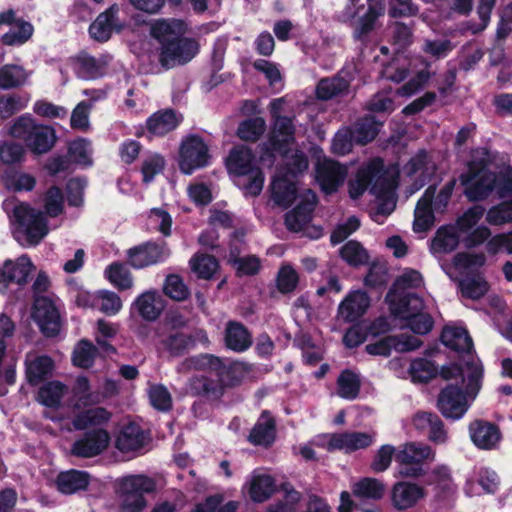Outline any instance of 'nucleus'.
<instances>
[{
    "mask_svg": "<svg viewBox=\"0 0 512 512\" xmlns=\"http://www.w3.org/2000/svg\"><path fill=\"white\" fill-rule=\"evenodd\" d=\"M112 414L104 407L84 410L75 415L72 425L76 430H85L89 426L101 425L110 420Z\"/></svg>",
    "mask_w": 512,
    "mask_h": 512,
    "instance_id": "39",
    "label": "nucleus"
},
{
    "mask_svg": "<svg viewBox=\"0 0 512 512\" xmlns=\"http://www.w3.org/2000/svg\"><path fill=\"white\" fill-rule=\"evenodd\" d=\"M485 209L481 205H474L468 208L456 220L455 227L461 233L469 232L483 217Z\"/></svg>",
    "mask_w": 512,
    "mask_h": 512,
    "instance_id": "61",
    "label": "nucleus"
},
{
    "mask_svg": "<svg viewBox=\"0 0 512 512\" xmlns=\"http://www.w3.org/2000/svg\"><path fill=\"white\" fill-rule=\"evenodd\" d=\"M409 373L413 381L427 383L436 376L437 367L432 360L417 358L410 363Z\"/></svg>",
    "mask_w": 512,
    "mask_h": 512,
    "instance_id": "54",
    "label": "nucleus"
},
{
    "mask_svg": "<svg viewBox=\"0 0 512 512\" xmlns=\"http://www.w3.org/2000/svg\"><path fill=\"white\" fill-rule=\"evenodd\" d=\"M346 176V168L338 161L328 160L317 166L316 178L322 190L328 194L337 191Z\"/></svg>",
    "mask_w": 512,
    "mask_h": 512,
    "instance_id": "22",
    "label": "nucleus"
},
{
    "mask_svg": "<svg viewBox=\"0 0 512 512\" xmlns=\"http://www.w3.org/2000/svg\"><path fill=\"white\" fill-rule=\"evenodd\" d=\"M107 279L119 290H126L132 287L133 279L130 271L121 262L111 263L105 270Z\"/></svg>",
    "mask_w": 512,
    "mask_h": 512,
    "instance_id": "53",
    "label": "nucleus"
},
{
    "mask_svg": "<svg viewBox=\"0 0 512 512\" xmlns=\"http://www.w3.org/2000/svg\"><path fill=\"white\" fill-rule=\"evenodd\" d=\"M276 490L275 480L270 475H257L251 480L248 494L250 499L256 503L268 500Z\"/></svg>",
    "mask_w": 512,
    "mask_h": 512,
    "instance_id": "40",
    "label": "nucleus"
},
{
    "mask_svg": "<svg viewBox=\"0 0 512 512\" xmlns=\"http://www.w3.org/2000/svg\"><path fill=\"white\" fill-rule=\"evenodd\" d=\"M64 196L60 187L52 185L44 195V208L48 216L55 218L63 213Z\"/></svg>",
    "mask_w": 512,
    "mask_h": 512,
    "instance_id": "58",
    "label": "nucleus"
},
{
    "mask_svg": "<svg viewBox=\"0 0 512 512\" xmlns=\"http://www.w3.org/2000/svg\"><path fill=\"white\" fill-rule=\"evenodd\" d=\"M406 325L418 335L428 334L434 327V319L427 312L410 314L406 318Z\"/></svg>",
    "mask_w": 512,
    "mask_h": 512,
    "instance_id": "63",
    "label": "nucleus"
},
{
    "mask_svg": "<svg viewBox=\"0 0 512 512\" xmlns=\"http://www.w3.org/2000/svg\"><path fill=\"white\" fill-rule=\"evenodd\" d=\"M17 30H10L2 35L1 41L7 46H17L26 43L33 35V25L25 20L18 22Z\"/></svg>",
    "mask_w": 512,
    "mask_h": 512,
    "instance_id": "56",
    "label": "nucleus"
},
{
    "mask_svg": "<svg viewBox=\"0 0 512 512\" xmlns=\"http://www.w3.org/2000/svg\"><path fill=\"white\" fill-rule=\"evenodd\" d=\"M190 267L198 278L210 280L219 269V262L213 255L196 253L190 259Z\"/></svg>",
    "mask_w": 512,
    "mask_h": 512,
    "instance_id": "46",
    "label": "nucleus"
},
{
    "mask_svg": "<svg viewBox=\"0 0 512 512\" xmlns=\"http://www.w3.org/2000/svg\"><path fill=\"white\" fill-rule=\"evenodd\" d=\"M13 217L17 224L16 233L25 236L29 245L35 246L48 234V221L42 211L21 203L13 210Z\"/></svg>",
    "mask_w": 512,
    "mask_h": 512,
    "instance_id": "6",
    "label": "nucleus"
},
{
    "mask_svg": "<svg viewBox=\"0 0 512 512\" xmlns=\"http://www.w3.org/2000/svg\"><path fill=\"white\" fill-rule=\"evenodd\" d=\"M89 141L85 138L79 137L68 144L67 153L72 161L76 164L83 166H90L92 160L88 153Z\"/></svg>",
    "mask_w": 512,
    "mask_h": 512,
    "instance_id": "62",
    "label": "nucleus"
},
{
    "mask_svg": "<svg viewBox=\"0 0 512 512\" xmlns=\"http://www.w3.org/2000/svg\"><path fill=\"white\" fill-rule=\"evenodd\" d=\"M166 307V301L156 290H148L136 297L130 306V315L147 322L158 320Z\"/></svg>",
    "mask_w": 512,
    "mask_h": 512,
    "instance_id": "14",
    "label": "nucleus"
},
{
    "mask_svg": "<svg viewBox=\"0 0 512 512\" xmlns=\"http://www.w3.org/2000/svg\"><path fill=\"white\" fill-rule=\"evenodd\" d=\"M440 340L447 348L458 353H471L473 340L464 327L445 326L442 329Z\"/></svg>",
    "mask_w": 512,
    "mask_h": 512,
    "instance_id": "26",
    "label": "nucleus"
},
{
    "mask_svg": "<svg viewBox=\"0 0 512 512\" xmlns=\"http://www.w3.org/2000/svg\"><path fill=\"white\" fill-rule=\"evenodd\" d=\"M376 168L371 175L370 193L377 198H388L395 193L399 184L400 171L397 165L385 166L380 157L370 160L365 167Z\"/></svg>",
    "mask_w": 512,
    "mask_h": 512,
    "instance_id": "10",
    "label": "nucleus"
},
{
    "mask_svg": "<svg viewBox=\"0 0 512 512\" xmlns=\"http://www.w3.org/2000/svg\"><path fill=\"white\" fill-rule=\"evenodd\" d=\"M382 125L383 122L378 121L373 115L363 116L351 128L354 143L366 145L372 142L380 132Z\"/></svg>",
    "mask_w": 512,
    "mask_h": 512,
    "instance_id": "33",
    "label": "nucleus"
},
{
    "mask_svg": "<svg viewBox=\"0 0 512 512\" xmlns=\"http://www.w3.org/2000/svg\"><path fill=\"white\" fill-rule=\"evenodd\" d=\"M183 121V115L172 108L160 109L150 115L145 123L149 136L164 137Z\"/></svg>",
    "mask_w": 512,
    "mask_h": 512,
    "instance_id": "17",
    "label": "nucleus"
},
{
    "mask_svg": "<svg viewBox=\"0 0 512 512\" xmlns=\"http://www.w3.org/2000/svg\"><path fill=\"white\" fill-rule=\"evenodd\" d=\"M33 268L30 258L26 255L19 257L16 262L6 260L0 268V291L6 293L10 284H27Z\"/></svg>",
    "mask_w": 512,
    "mask_h": 512,
    "instance_id": "15",
    "label": "nucleus"
},
{
    "mask_svg": "<svg viewBox=\"0 0 512 512\" xmlns=\"http://www.w3.org/2000/svg\"><path fill=\"white\" fill-rule=\"evenodd\" d=\"M65 385L60 381H50L40 387L38 391L39 402L48 408H58L63 397Z\"/></svg>",
    "mask_w": 512,
    "mask_h": 512,
    "instance_id": "51",
    "label": "nucleus"
},
{
    "mask_svg": "<svg viewBox=\"0 0 512 512\" xmlns=\"http://www.w3.org/2000/svg\"><path fill=\"white\" fill-rule=\"evenodd\" d=\"M228 264L236 270L238 277L254 276L258 274L261 268L260 259L255 255L245 257L238 256V250H231L228 257Z\"/></svg>",
    "mask_w": 512,
    "mask_h": 512,
    "instance_id": "44",
    "label": "nucleus"
},
{
    "mask_svg": "<svg viewBox=\"0 0 512 512\" xmlns=\"http://www.w3.org/2000/svg\"><path fill=\"white\" fill-rule=\"evenodd\" d=\"M186 28V23L181 19H159L151 25L150 34L162 46L163 42L172 40V37L183 35Z\"/></svg>",
    "mask_w": 512,
    "mask_h": 512,
    "instance_id": "32",
    "label": "nucleus"
},
{
    "mask_svg": "<svg viewBox=\"0 0 512 512\" xmlns=\"http://www.w3.org/2000/svg\"><path fill=\"white\" fill-rule=\"evenodd\" d=\"M393 289L394 288L392 287L386 296V301L389 305V311L393 317L406 320V318L410 315L409 309L411 298H416V296L414 294H405L391 298Z\"/></svg>",
    "mask_w": 512,
    "mask_h": 512,
    "instance_id": "59",
    "label": "nucleus"
},
{
    "mask_svg": "<svg viewBox=\"0 0 512 512\" xmlns=\"http://www.w3.org/2000/svg\"><path fill=\"white\" fill-rule=\"evenodd\" d=\"M221 358L209 353H200L185 359L184 365L195 371H207L216 374L221 366Z\"/></svg>",
    "mask_w": 512,
    "mask_h": 512,
    "instance_id": "52",
    "label": "nucleus"
},
{
    "mask_svg": "<svg viewBox=\"0 0 512 512\" xmlns=\"http://www.w3.org/2000/svg\"><path fill=\"white\" fill-rule=\"evenodd\" d=\"M435 451L427 444L418 442L405 443L395 454L399 464L398 473L404 478H419L425 475L423 463L434 460Z\"/></svg>",
    "mask_w": 512,
    "mask_h": 512,
    "instance_id": "4",
    "label": "nucleus"
},
{
    "mask_svg": "<svg viewBox=\"0 0 512 512\" xmlns=\"http://www.w3.org/2000/svg\"><path fill=\"white\" fill-rule=\"evenodd\" d=\"M266 130V122L262 117H253L241 121L237 128V136L246 142H257Z\"/></svg>",
    "mask_w": 512,
    "mask_h": 512,
    "instance_id": "48",
    "label": "nucleus"
},
{
    "mask_svg": "<svg viewBox=\"0 0 512 512\" xmlns=\"http://www.w3.org/2000/svg\"><path fill=\"white\" fill-rule=\"evenodd\" d=\"M349 88V82L339 74L322 78L316 86V96L320 100H331L334 97L343 94Z\"/></svg>",
    "mask_w": 512,
    "mask_h": 512,
    "instance_id": "38",
    "label": "nucleus"
},
{
    "mask_svg": "<svg viewBox=\"0 0 512 512\" xmlns=\"http://www.w3.org/2000/svg\"><path fill=\"white\" fill-rule=\"evenodd\" d=\"M96 346L88 339H81L72 354V363L79 368L88 369L93 366L97 355Z\"/></svg>",
    "mask_w": 512,
    "mask_h": 512,
    "instance_id": "50",
    "label": "nucleus"
},
{
    "mask_svg": "<svg viewBox=\"0 0 512 512\" xmlns=\"http://www.w3.org/2000/svg\"><path fill=\"white\" fill-rule=\"evenodd\" d=\"M221 368L216 371L215 377L221 380L223 385L224 393L227 388H233L241 384L243 379V373L246 371L245 364L242 362L234 361L226 363L221 358Z\"/></svg>",
    "mask_w": 512,
    "mask_h": 512,
    "instance_id": "36",
    "label": "nucleus"
},
{
    "mask_svg": "<svg viewBox=\"0 0 512 512\" xmlns=\"http://www.w3.org/2000/svg\"><path fill=\"white\" fill-rule=\"evenodd\" d=\"M163 292L166 296L178 302L186 300L190 295L187 285L178 274H169L166 277Z\"/></svg>",
    "mask_w": 512,
    "mask_h": 512,
    "instance_id": "55",
    "label": "nucleus"
},
{
    "mask_svg": "<svg viewBox=\"0 0 512 512\" xmlns=\"http://www.w3.org/2000/svg\"><path fill=\"white\" fill-rule=\"evenodd\" d=\"M459 245V235L453 225H443L436 231L431 243V250L435 253H450Z\"/></svg>",
    "mask_w": 512,
    "mask_h": 512,
    "instance_id": "35",
    "label": "nucleus"
},
{
    "mask_svg": "<svg viewBox=\"0 0 512 512\" xmlns=\"http://www.w3.org/2000/svg\"><path fill=\"white\" fill-rule=\"evenodd\" d=\"M373 442L372 436L365 432H343L333 434L328 442L331 450L353 452L369 447Z\"/></svg>",
    "mask_w": 512,
    "mask_h": 512,
    "instance_id": "25",
    "label": "nucleus"
},
{
    "mask_svg": "<svg viewBox=\"0 0 512 512\" xmlns=\"http://www.w3.org/2000/svg\"><path fill=\"white\" fill-rule=\"evenodd\" d=\"M75 75L82 80H95L104 75V66L92 55L81 52L72 59Z\"/></svg>",
    "mask_w": 512,
    "mask_h": 512,
    "instance_id": "29",
    "label": "nucleus"
},
{
    "mask_svg": "<svg viewBox=\"0 0 512 512\" xmlns=\"http://www.w3.org/2000/svg\"><path fill=\"white\" fill-rule=\"evenodd\" d=\"M361 389L359 376L350 369L343 370L337 378V394L347 400L358 397Z\"/></svg>",
    "mask_w": 512,
    "mask_h": 512,
    "instance_id": "43",
    "label": "nucleus"
},
{
    "mask_svg": "<svg viewBox=\"0 0 512 512\" xmlns=\"http://www.w3.org/2000/svg\"><path fill=\"white\" fill-rule=\"evenodd\" d=\"M271 197L279 207L287 209L297 198V186L286 175L277 176L271 183Z\"/></svg>",
    "mask_w": 512,
    "mask_h": 512,
    "instance_id": "28",
    "label": "nucleus"
},
{
    "mask_svg": "<svg viewBox=\"0 0 512 512\" xmlns=\"http://www.w3.org/2000/svg\"><path fill=\"white\" fill-rule=\"evenodd\" d=\"M90 483V475L86 471L70 469L60 472L55 480L59 492L66 495L86 490Z\"/></svg>",
    "mask_w": 512,
    "mask_h": 512,
    "instance_id": "27",
    "label": "nucleus"
},
{
    "mask_svg": "<svg viewBox=\"0 0 512 512\" xmlns=\"http://www.w3.org/2000/svg\"><path fill=\"white\" fill-rule=\"evenodd\" d=\"M486 221L495 226L512 223V200L492 206L487 212Z\"/></svg>",
    "mask_w": 512,
    "mask_h": 512,
    "instance_id": "60",
    "label": "nucleus"
},
{
    "mask_svg": "<svg viewBox=\"0 0 512 512\" xmlns=\"http://www.w3.org/2000/svg\"><path fill=\"white\" fill-rule=\"evenodd\" d=\"M199 43L194 38L177 35L172 40L163 42L160 48L159 62L165 69L185 65L199 52Z\"/></svg>",
    "mask_w": 512,
    "mask_h": 512,
    "instance_id": "9",
    "label": "nucleus"
},
{
    "mask_svg": "<svg viewBox=\"0 0 512 512\" xmlns=\"http://www.w3.org/2000/svg\"><path fill=\"white\" fill-rule=\"evenodd\" d=\"M280 99L271 102V117L273 120L267 140V150L277 153H287L289 147L295 142L294 117L280 115Z\"/></svg>",
    "mask_w": 512,
    "mask_h": 512,
    "instance_id": "7",
    "label": "nucleus"
},
{
    "mask_svg": "<svg viewBox=\"0 0 512 512\" xmlns=\"http://www.w3.org/2000/svg\"><path fill=\"white\" fill-rule=\"evenodd\" d=\"M252 335L245 325L230 321L225 330V344L235 352H244L252 345Z\"/></svg>",
    "mask_w": 512,
    "mask_h": 512,
    "instance_id": "30",
    "label": "nucleus"
},
{
    "mask_svg": "<svg viewBox=\"0 0 512 512\" xmlns=\"http://www.w3.org/2000/svg\"><path fill=\"white\" fill-rule=\"evenodd\" d=\"M472 443L481 450H492L502 439L499 426L484 419H475L468 426Z\"/></svg>",
    "mask_w": 512,
    "mask_h": 512,
    "instance_id": "16",
    "label": "nucleus"
},
{
    "mask_svg": "<svg viewBox=\"0 0 512 512\" xmlns=\"http://www.w3.org/2000/svg\"><path fill=\"white\" fill-rule=\"evenodd\" d=\"M370 298L364 291H353L340 303L338 311L346 322H356L367 311Z\"/></svg>",
    "mask_w": 512,
    "mask_h": 512,
    "instance_id": "24",
    "label": "nucleus"
},
{
    "mask_svg": "<svg viewBox=\"0 0 512 512\" xmlns=\"http://www.w3.org/2000/svg\"><path fill=\"white\" fill-rule=\"evenodd\" d=\"M276 440V421L270 415V412L264 410L258 421L251 429L248 441L255 446H263L268 448L273 445Z\"/></svg>",
    "mask_w": 512,
    "mask_h": 512,
    "instance_id": "23",
    "label": "nucleus"
},
{
    "mask_svg": "<svg viewBox=\"0 0 512 512\" xmlns=\"http://www.w3.org/2000/svg\"><path fill=\"white\" fill-rule=\"evenodd\" d=\"M353 495L359 499L380 500L384 496V484L372 477H364L352 486Z\"/></svg>",
    "mask_w": 512,
    "mask_h": 512,
    "instance_id": "42",
    "label": "nucleus"
},
{
    "mask_svg": "<svg viewBox=\"0 0 512 512\" xmlns=\"http://www.w3.org/2000/svg\"><path fill=\"white\" fill-rule=\"evenodd\" d=\"M464 298L478 300L489 290V284L480 273L468 274L459 281Z\"/></svg>",
    "mask_w": 512,
    "mask_h": 512,
    "instance_id": "37",
    "label": "nucleus"
},
{
    "mask_svg": "<svg viewBox=\"0 0 512 512\" xmlns=\"http://www.w3.org/2000/svg\"><path fill=\"white\" fill-rule=\"evenodd\" d=\"M27 80L25 69L16 64H6L0 68V88L8 90L22 86Z\"/></svg>",
    "mask_w": 512,
    "mask_h": 512,
    "instance_id": "49",
    "label": "nucleus"
},
{
    "mask_svg": "<svg viewBox=\"0 0 512 512\" xmlns=\"http://www.w3.org/2000/svg\"><path fill=\"white\" fill-rule=\"evenodd\" d=\"M109 443L110 435L107 430L91 429L75 440L71 447V454L80 458H92L106 450Z\"/></svg>",
    "mask_w": 512,
    "mask_h": 512,
    "instance_id": "13",
    "label": "nucleus"
},
{
    "mask_svg": "<svg viewBox=\"0 0 512 512\" xmlns=\"http://www.w3.org/2000/svg\"><path fill=\"white\" fill-rule=\"evenodd\" d=\"M155 491V482L146 475H130L121 479L118 492L121 512H141L147 505L146 494Z\"/></svg>",
    "mask_w": 512,
    "mask_h": 512,
    "instance_id": "3",
    "label": "nucleus"
},
{
    "mask_svg": "<svg viewBox=\"0 0 512 512\" xmlns=\"http://www.w3.org/2000/svg\"><path fill=\"white\" fill-rule=\"evenodd\" d=\"M436 408L446 420H460L469 409L465 391L456 384L446 385L437 396Z\"/></svg>",
    "mask_w": 512,
    "mask_h": 512,
    "instance_id": "11",
    "label": "nucleus"
},
{
    "mask_svg": "<svg viewBox=\"0 0 512 512\" xmlns=\"http://www.w3.org/2000/svg\"><path fill=\"white\" fill-rule=\"evenodd\" d=\"M187 390L190 396L210 402L219 401L224 396L221 380L207 375H193L190 377Z\"/></svg>",
    "mask_w": 512,
    "mask_h": 512,
    "instance_id": "18",
    "label": "nucleus"
},
{
    "mask_svg": "<svg viewBox=\"0 0 512 512\" xmlns=\"http://www.w3.org/2000/svg\"><path fill=\"white\" fill-rule=\"evenodd\" d=\"M144 439L142 428L134 422H129L117 435L115 446L121 452L135 451L144 445Z\"/></svg>",
    "mask_w": 512,
    "mask_h": 512,
    "instance_id": "31",
    "label": "nucleus"
},
{
    "mask_svg": "<svg viewBox=\"0 0 512 512\" xmlns=\"http://www.w3.org/2000/svg\"><path fill=\"white\" fill-rule=\"evenodd\" d=\"M376 168L365 166L358 169L355 180L349 182V196L352 199H358L365 191H370L371 175Z\"/></svg>",
    "mask_w": 512,
    "mask_h": 512,
    "instance_id": "57",
    "label": "nucleus"
},
{
    "mask_svg": "<svg viewBox=\"0 0 512 512\" xmlns=\"http://www.w3.org/2000/svg\"><path fill=\"white\" fill-rule=\"evenodd\" d=\"M31 315L45 337H55L59 334L60 314L49 297H35Z\"/></svg>",
    "mask_w": 512,
    "mask_h": 512,
    "instance_id": "12",
    "label": "nucleus"
},
{
    "mask_svg": "<svg viewBox=\"0 0 512 512\" xmlns=\"http://www.w3.org/2000/svg\"><path fill=\"white\" fill-rule=\"evenodd\" d=\"M194 343L192 335L179 331L170 333L160 340L161 346L171 357L183 356Z\"/></svg>",
    "mask_w": 512,
    "mask_h": 512,
    "instance_id": "41",
    "label": "nucleus"
},
{
    "mask_svg": "<svg viewBox=\"0 0 512 512\" xmlns=\"http://www.w3.org/2000/svg\"><path fill=\"white\" fill-rule=\"evenodd\" d=\"M171 256L166 241L148 240L126 250V264L135 270L164 264Z\"/></svg>",
    "mask_w": 512,
    "mask_h": 512,
    "instance_id": "5",
    "label": "nucleus"
},
{
    "mask_svg": "<svg viewBox=\"0 0 512 512\" xmlns=\"http://www.w3.org/2000/svg\"><path fill=\"white\" fill-rule=\"evenodd\" d=\"M9 134L22 140L25 146L35 155L46 154L57 142V134L52 126L38 124L31 114H23L16 118L9 129Z\"/></svg>",
    "mask_w": 512,
    "mask_h": 512,
    "instance_id": "2",
    "label": "nucleus"
},
{
    "mask_svg": "<svg viewBox=\"0 0 512 512\" xmlns=\"http://www.w3.org/2000/svg\"><path fill=\"white\" fill-rule=\"evenodd\" d=\"M119 6L111 5L104 12L100 13L89 27L90 36L98 42H106L111 38L114 30L121 31L122 25L117 23Z\"/></svg>",
    "mask_w": 512,
    "mask_h": 512,
    "instance_id": "21",
    "label": "nucleus"
},
{
    "mask_svg": "<svg viewBox=\"0 0 512 512\" xmlns=\"http://www.w3.org/2000/svg\"><path fill=\"white\" fill-rule=\"evenodd\" d=\"M54 369V361L48 355L37 356L26 367L27 382L36 386L46 380Z\"/></svg>",
    "mask_w": 512,
    "mask_h": 512,
    "instance_id": "34",
    "label": "nucleus"
},
{
    "mask_svg": "<svg viewBox=\"0 0 512 512\" xmlns=\"http://www.w3.org/2000/svg\"><path fill=\"white\" fill-rule=\"evenodd\" d=\"M210 159L208 145L201 136L191 134L182 140L178 165L183 174L191 175L195 170L207 167Z\"/></svg>",
    "mask_w": 512,
    "mask_h": 512,
    "instance_id": "8",
    "label": "nucleus"
},
{
    "mask_svg": "<svg viewBox=\"0 0 512 512\" xmlns=\"http://www.w3.org/2000/svg\"><path fill=\"white\" fill-rule=\"evenodd\" d=\"M466 163L458 181L469 202L486 200L493 191L499 198L512 197V166L495 173L490 170L491 159L486 148L477 150Z\"/></svg>",
    "mask_w": 512,
    "mask_h": 512,
    "instance_id": "1",
    "label": "nucleus"
},
{
    "mask_svg": "<svg viewBox=\"0 0 512 512\" xmlns=\"http://www.w3.org/2000/svg\"><path fill=\"white\" fill-rule=\"evenodd\" d=\"M225 166L229 174L234 176H246L258 167L254 152L245 145H238L230 150Z\"/></svg>",
    "mask_w": 512,
    "mask_h": 512,
    "instance_id": "20",
    "label": "nucleus"
},
{
    "mask_svg": "<svg viewBox=\"0 0 512 512\" xmlns=\"http://www.w3.org/2000/svg\"><path fill=\"white\" fill-rule=\"evenodd\" d=\"M28 99L11 94L0 98V118L8 119L27 106Z\"/></svg>",
    "mask_w": 512,
    "mask_h": 512,
    "instance_id": "64",
    "label": "nucleus"
},
{
    "mask_svg": "<svg viewBox=\"0 0 512 512\" xmlns=\"http://www.w3.org/2000/svg\"><path fill=\"white\" fill-rule=\"evenodd\" d=\"M276 288L282 295L293 293L300 282L298 272L290 263H284L280 266L276 275Z\"/></svg>",
    "mask_w": 512,
    "mask_h": 512,
    "instance_id": "47",
    "label": "nucleus"
},
{
    "mask_svg": "<svg viewBox=\"0 0 512 512\" xmlns=\"http://www.w3.org/2000/svg\"><path fill=\"white\" fill-rule=\"evenodd\" d=\"M425 496L426 491L422 486L401 481L392 487L391 502L395 509L403 511L414 507Z\"/></svg>",
    "mask_w": 512,
    "mask_h": 512,
    "instance_id": "19",
    "label": "nucleus"
},
{
    "mask_svg": "<svg viewBox=\"0 0 512 512\" xmlns=\"http://www.w3.org/2000/svg\"><path fill=\"white\" fill-rule=\"evenodd\" d=\"M340 257L351 267H359L368 264L369 254L363 245L356 240H349L339 251Z\"/></svg>",
    "mask_w": 512,
    "mask_h": 512,
    "instance_id": "45",
    "label": "nucleus"
}]
</instances>
